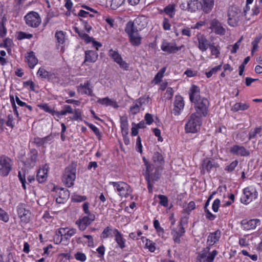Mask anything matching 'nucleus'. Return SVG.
Listing matches in <instances>:
<instances>
[{
	"instance_id": "3",
	"label": "nucleus",
	"mask_w": 262,
	"mask_h": 262,
	"mask_svg": "<svg viewBox=\"0 0 262 262\" xmlns=\"http://www.w3.org/2000/svg\"><path fill=\"white\" fill-rule=\"evenodd\" d=\"M163 167L161 166H155L153 164L148 165L145 172L146 180H156L159 179L162 173Z\"/></svg>"
},
{
	"instance_id": "21",
	"label": "nucleus",
	"mask_w": 262,
	"mask_h": 262,
	"mask_svg": "<svg viewBox=\"0 0 262 262\" xmlns=\"http://www.w3.org/2000/svg\"><path fill=\"white\" fill-rule=\"evenodd\" d=\"M228 24L231 27H236L238 25L239 20L238 13L233 10V8H230L228 12Z\"/></svg>"
},
{
	"instance_id": "47",
	"label": "nucleus",
	"mask_w": 262,
	"mask_h": 262,
	"mask_svg": "<svg viewBox=\"0 0 262 262\" xmlns=\"http://www.w3.org/2000/svg\"><path fill=\"white\" fill-rule=\"evenodd\" d=\"M125 0H111V8L112 10H116L124 4Z\"/></svg>"
},
{
	"instance_id": "53",
	"label": "nucleus",
	"mask_w": 262,
	"mask_h": 262,
	"mask_svg": "<svg viewBox=\"0 0 262 262\" xmlns=\"http://www.w3.org/2000/svg\"><path fill=\"white\" fill-rule=\"evenodd\" d=\"M33 35L32 34L26 33L24 32H19L17 36L18 40H22L25 38L31 39L32 38Z\"/></svg>"
},
{
	"instance_id": "41",
	"label": "nucleus",
	"mask_w": 262,
	"mask_h": 262,
	"mask_svg": "<svg viewBox=\"0 0 262 262\" xmlns=\"http://www.w3.org/2000/svg\"><path fill=\"white\" fill-rule=\"evenodd\" d=\"M73 110L69 105H64L62 109L59 111H57V117H59L60 116H64L68 114H73Z\"/></svg>"
},
{
	"instance_id": "45",
	"label": "nucleus",
	"mask_w": 262,
	"mask_h": 262,
	"mask_svg": "<svg viewBox=\"0 0 262 262\" xmlns=\"http://www.w3.org/2000/svg\"><path fill=\"white\" fill-rule=\"evenodd\" d=\"M249 108V105L246 103H236L232 107L231 110L233 112L239 111H245Z\"/></svg>"
},
{
	"instance_id": "8",
	"label": "nucleus",
	"mask_w": 262,
	"mask_h": 262,
	"mask_svg": "<svg viewBox=\"0 0 262 262\" xmlns=\"http://www.w3.org/2000/svg\"><path fill=\"white\" fill-rule=\"evenodd\" d=\"M0 166V175L7 176L12 169V161L7 156H1Z\"/></svg>"
},
{
	"instance_id": "27",
	"label": "nucleus",
	"mask_w": 262,
	"mask_h": 262,
	"mask_svg": "<svg viewBox=\"0 0 262 262\" xmlns=\"http://www.w3.org/2000/svg\"><path fill=\"white\" fill-rule=\"evenodd\" d=\"M91 81L88 80L85 82L83 84L81 83L77 87L78 91H82L81 93L86 94L89 96H93V90L92 88H90Z\"/></svg>"
},
{
	"instance_id": "9",
	"label": "nucleus",
	"mask_w": 262,
	"mask_h": 262,
	"mask_svg": "<svg viewBox=\"0 0 262 262\" xmlns=\"http://www.w3.org/2000/svg\"><path fill=\"white\" fill-rule=\"evenodd\" d=\"M243 193L244 195L241 200L242 203L245 204H249L257 197L256 191L254 189H250L249 187L245 188Z\"/></svg>"
},
{
	"instance_id": "52",
	"label": "nucleus",
	"mask_w": 262,
	"mask_h": 262,
	"mask_svg": "<svg viewBox=\"0 0 262 262\" xmlns=\"http://www.w3.org/2000/svg\"><path fill=\"white\" fill-rule=\"evenodd\" d=\"M222 65H219L211 69L209 72H206V76L207 78L211 77L213 74H215L218 71L221 70Z\"/></svg>"
},
{
	"instance_id": "38",
	"label": "nucleus",
	"mask_w": 262,
	"mask_h": 262,
	"mask_svg": "<svg viewBox=\"0 0 262 262\" xmlns=\"http://www.w3.org/2000/svg\"><path fill=\"white\" fill-rule=\"evenodd\" d=\"M164 12L168 15L171 18L174 17L176 12L175 5L173 4H169L165 7L163 10L160 12V14Z\"/></svg>"
},
{
	"instance_id": "15",
	"label": "nucleus",
	"mask_w": 262,
	"mask_h": 262,
	"mask_svg": "<svg viewBox=\"0 0 262 262\" xmlns=\"http://www.w3.org/2000/svg\"><path fill=\"white\" fill-rule=\"evenodd\" d=\"M110 184L116 188L120 195L123 196L127 194L129 186L123 181L111 182Z\"/></svg>"
},
{
	"instance_id": "4",
	"label": "nucleus",
	"mask_w": 262,
	"mask_h": 262,
	"mask_svg": "<svg viewBox=\"0 0 262 262\" xmlns=\"http://www.w3.org/2000/svg\"><path fill=\"white\" fill-rule=\"evenodd\" d=\"M17 211L21 224L26 225L30 221L31 213L25 204L20 203L17 206Z\"/></svg>"
},
{
	"instance_id": "36",
	"label": "nucleus",
	"mask_w": 262,
	"mask_h": 262,
	"mask_svg": "<svg viewBox=\"0 0 262 262\" xmlns=\"http://www.w3.org/2000/svg\"><path fill=\"white\" fill-rule=\"evenodd\" d=\"M59 233L61 237L68 239L76 233V229L72 228L66 231V228H61L59 230Z\"/></svg>"
},
{
	"instance_id": "37",
	"label": "nucleus",
	"mask_w": 262,
	"mask_h": 262,
	"mask_svg": "<svg viewBox=\"0 0 262 262\" xmlns=\"http://www.w3.org/2000/svg\"><path fill=\"white\" fill-rule=\"evenodd\" d=\"M221 235V232L219 230L211 233L208 237L207 242L210 245H213L219 239Z\"/></svg>"
},
{
	"instance_id": "59",
	"label": "nucleus",
	"mask_w": 262,
	"mask_h": 262,
	"mask_svg": "<svg viewBox=\"0 0 262 262\" xmlns=\"http://www.w3.org/2000/svg\"><path fill=\"white\" fill-rule=\"evenodd\" d=\"M10 101H11L12 106V108H13V110L15 115L16 116V117L18 120H20V118L19 116L18 112L17 110V106L15 104L13 96H10Z\"/></svg>"
},
{
	"instance_id": "14",
	"label": "nucleus",
	"mask_w": 262,
	"mask_h": 262,
	"mask_svg": "<svg viewBox=\"0 0 262 262\" xmlns=\"http://www.w3.org/2000/svg\"><path fill=\"white\" fill-rule=\"evenodd\" d=\"M53 191H55L58 193V196L56 198V201L59 204L63 203L64 201L68 199L70 195L69 191L62 187H54Z\"/></svg>"
},
{
	"instance_id": "22",
	"label": "nucleus",
	"mask_w": 262,
	"mask_h": 262,
	"mask_svg": "<svg viewBox=\"0 0 262 262\" xmlns=\"http://www.w3.org/2000/svg\"><path fill=\"white\" fill-rule=\"evenodd\" d=\"M210 28L217 35H223L226 33L225 29L216 19H213L211 21Z\"/></svg>"
},
{
	"instance_id": "35",
	"label": "nucleus",
	"mask_w": 262,
	"mask_h": 262,
	"mask_svg": "<svg viewBox=\"0 0 262 262\" xmlns=\"http://www.w3.org/2000/svg\"><path fill=\"white\" fill-rule=\"evenodd\" d=\"M152 161L157 166L163 167L164 163V158L162 154L159 152H155L152 156Z\"/></svg>"
},
{
	"instance_id": "5",
	"label": "nucleus",
	"mask_w": 262,
	"mask_h": 262,
	"mask_svg": "<svg viewBox=\"0 0 262 262\" xmlns=\"http://www.w3.org/2000/svg\"><path fill=\"white\" fill-rule=\"evenodd\" d=\"M217 254L216 250L209 252V248L207 247L199 253L196 262H213L214 257Z\"/></svg>"
},
{
	"instance_id": "63",
	"label": "nucleus",
	"mask_w": 262,
	"mask_h": 262,
	"mask_svg": "<svg viewBox=\"0 0 262 262\" xmlns=\"http://www.w3.org/2000/svg\"><path fill=\"white\" fill-rule=\"evenodd\" d=\"M0 219L5 222H7L9 219L7 213L3 209L0 210Z\"/></svg>"
},
{
	"instance_id": "33",
	"label": "nucleus",
	"mask_w": 262,
	"mask_h": 262,
	"mask_svg": "<svg viewBox=\"0 0 262 262\" xmlns=\"http://www.w3.org/2000/svg\"><path fill=\"white\" fill-rule=\"evenodd\" d=\"M202 9L206 13H209L212 9L214 5V0H202Z\"/></svg>"
},
{
	"instance_id": "51",
	"label": "nucleus",
	"mask_w": 262,
	"mask_h": 262,
	"mask_svg": "<svg viewBox=\"0 0 262 262\" xmlns=\"http://www.w3.org/2000/svg\"><path fill=\"white\" fill-rule=\"evenodd\" d=\"M74 114L73 116L71 117V119L73 120H82V117H81V111L78 109H75L73 111Z\"/></svg>"
},
{
	"instance_id": "39",
	"label": "nucleus",
	"mask_w": 262,
	"mask_h": 262,
	"mask_svg": "<svg viewBox=\"0 0 262 262\" xmlns=\"http://www.w3.org/2000/svg\"><path fill=\"white\" fill-rule=\"evenodd\" d=\"M130 43L134 46H139L141 43L142 37L139 33L128 36Z\"/></svg>"
},
{
	"instance_id": "34",
	"label": "nucleus",
	"mask_w": 262,
	"mask_h": 262,
	"mask_svg": "<svg viewBox=\"0 0 262 262\" xmlns=\"http://www.w3.org/2000/svg\"><path fill=\"white\" fill-rule=\"evenodd\" d=\"M120 127L122 134H128V123L126 116H121L120 118Z\"/></svg>"
},
{
	"instance_id": "29",
	"label": "nucleus",
	"mask_w": 262,
	"mask_h": 262,
	"mask_svg": "<svg viewBox=\"0 0 262 262\" xmlns=\"http://www.w3.org/2000/svg\"><path fill=\"white\" fill-rule=\"evenodd\" d=\"M98 55L96 51L93 50H88L85 52V62L94 63L98 59Z\"/></svg>"
},
{
	"instance_id": "31",
	"label": "nucleus",
	"mask_w": 262,
	"mask_h": 262,
	"mask_svg": "<svg viewBox=\"0 0 262 262\" xmlns=\"http://www.w3.org/2000/svg\"><path fill=\"white\" fill-rule=\"evenodd\" d=\"M260 221L258 219H252L248 221H243L241 223L244 229L249 230L255 229L257 224Z\"/></svg>"
},
{
	"instance_id": "62",
	"label": "nucleus",
	"mask_w": 262,
	"mask_h": 262,
	"mask_svg": "<svg viewBox=\"0 0 262 262\" xmlns=\"http://www.w3.org/2000/svg\"><path fill=\"white\" fill-rule=\"evenodd\" d=\"M140 107L136 103L133 106H130L129 109V113L134 115L139 112Z\"/></svg>"
},
{
	"instance_id": "54",
	"label": "nucleus",
	"mask_w": 262,
	"mask_h": 262,
	"mask_svg": "<svg viewBox=\"0 0 262 262\" xmlns=\"http://www.w3.org/2000/svg\"><path fill=\"white\" fill-rule=\"evenodd\" d=\"M158 198L160 199L159 204L164 207L168 206V198L164 195L160 194L158 195Z\"/></svg>"
},
{
	"instance_id": "6",
	"label": "nucleus",
	"mask_w": 262,
	"mask_h": 262,
	"mask_svg": "<svg viewBox=\"0 0 262 262\" xmlns=\"http://www.w3.org/2000/svg\"><path fill=\"white\" fill-rule=\"evenodd\" d=\"M26 24L32 28H37L40 24L41 19L37 12L32 11L28 13L25 17Z\"/></svg>"
},
{
	"instance_id": "16",
	"label": "nucleus",
	"mask_w": 262,
	"mask_h": 262,
	"mask_svg": "<svg viewBox=\"0 0 262 262\" xmlns=\"http://www.w3.org/2000/svg\"><path fill=\"white\" fill-rule=\"evenodd\" d=\"M185 232L184 228L183 227L182 222H179L176 228L172 229L171 234L173 236V241L177 243H180V237L183 236Z\"/></svg>"
},
{
	"instance_id": "17",
	"label": "nucleus",
	"mask_w": 262,
	"mask_h": 262,
	"mask_svg": "<svg viewBox=\"0 0 262 262\" xmlns=\"http://www.w3.org/2000/svg\"><path fill=\"white\" fill-rule=\"evenodd\" d=\"M197 40L198 41L197 47L202 52L206 51L211 44L206 37L202 34L197 35Z\"/></svg>"
},
{
	"instance_id": "56",
	"label": "nucleus",
	"mask_w": 262,
	"mask_h": 262,
	"mask_svg": "<svg viewBox=\"0 0 262 262\" xmlns=\"http://www.w3.org/2000/svg\"><path fill=\"white\" fill-rule=\"evenodd\" d=\"M112 229L108 226L106 227L103 231L101 237L103 238H106L112 234Z\"/></svg>"
},
{
	"instance_id": "11",
	"label": "nucleus",
	"mask_w": 262,
	"mask_h": 262,
	"mask_svg": "<svg viewBox=\"0 0 262 262\" xmlns=\"http://www.w3.org/2000/svg\"><path fill=\"white\" fill-rule=\"evenodd\" d=\"M184 105L183 98L180 95L176 96L173 103L174 107L171 111V113L175 116L180 115L184 109Z\"/></svg>"
},
{
	"instance_id": "7",
	"label": "nucleus",
	"mask_w": 262,
	"mask_h": 262,
	"mask_svg": "<svg viewBox=\"0 0 262 262\" xmlns=\"http://www.w3.org/2000/svg\"><path fill=\"white\" fill-rule=\"evenodd\" d=\"M38 158V151L36 149H30L26 159H22L21 161L27 168H33L36 164Z\"/></svg>"
},
{
	"instance_id": "26",
	"label": "nucleus",
	"mask_w": 262,
	"mask_h": 262,
	"mask_svg": "<svg viewBox=\"0 0 262 262\" xmlns=\"http://www.w3.org/2000/svg\"><path fill=\"white\" fill-rule=\"evenodd\" d=\"M54 137L51 134L44 138L36 137L34 139V143L37 146H44L46 144H50L53 142Z\"/></svg>"
},
{
	"instance_id": "20",
	"label": "nucleus",
	"mask_w": 262,
	"mask_h": 262,
	"mask_svg": "<svg viewBox=\"0 0 262 262\" xmlns=\"http://www.w3.org/2000/svg\"><path fill=\"white\" fill-rule=\"evenodd\" d=\"M182 46L177 47L176 43L172 44L166 41H163L161 46V50L168 54L176 53L180 50Z\"/></svg>"
},
{
	"instance_id": "44",
	"label": "nucleus",
	"mask_w": 262,
	"mask_h": 262,
	"mask_svg": "<svg viewBox=\"0 0 262 262\" xmlns=\"http://www.w3.org/2000/svg\"><path fill=\"white\" fill-rule=\"evenodd\" d=\"M238 164V161L237 160L233 161L230 163H227L225 164L224 170L227 172H231L235 169Z\"/></svg>"
},
{
	"instance_id": "61",
	"label": "nucleus",
	"mask_w": 262,
	"mask_h": 262,
	"mask_svg": "<svg viewBox=\"0 0 262 262\" xmlns=\"http://www.w3.org/2000/svg\"><path fill=\"white\" fill-rule=\"evenodd\" d=\"M7 34V29L4 26V21L3 19L0 22V37H3Z\"/></svg>"
},
{
	"instance_id": "64",
	"label": "nucleus",
	"mask_w": 262,
	"mask_h": 262,
	"mask_svg": "<svg viewBox=\"0 0 262 262\" xmlns=\"http://www.w3.org/2000/svg\"><path fill=\"white\" fill-rule=\"evenodd\" d=\"M75 258L79 261H84L86 259V256L85 255L81 252H77L75 254Z\"/></svg>"
},
{
	"instance_id": "24",
	"label": "nucleus",
	"mask_w": 262,
	"mask_h": 262,
	"mask_svg": "<svg viewBox=\"0 0 262 262\" xmlns=\"http://www.w3.org/2000/svg\"><path fill=\"white\" fill-rule=\"evenodd\" d=\"M187 11L194 13L202 9V3L199 0H187Z\"/></svg>"
},
{
	"instance_id": "40",
	"label": "nucleus",
	"mask_w": 262,
	"mask_h": 262,
	"mask_svg": "<svg viewBox=\"0 0 262 262\" xmlns=\"http://www.w3.org/2000/svg\"><path fill=\"white\" fill-rule=\"evenodd\" d=\"M49 169V166L45 164L43 166L42 168H40L37 173V179H46L47 178V174Z\"/></svg>"
},
{
	"instance_id": "23",
	"label": "nucleus",
	"mask_w": 262,
	"mask_h": 262,
	"mask_svg": "<svg viewBox=\"0 0 262 262\" xmlns=\"http://www.w3.org/2000/svg\"><path fill=\"white\" fill-rule=\"evenodd\" d=\"M218 164L215 162V160L211 158H206L204 159L202 164L203 171H209L213 168L218 167Z\"/></svg>"
},
{
	"instance_id": "10",
	"label": "nucleus",
	"mask_w": 262,
	"mask_h": 262,
	"mask_svg": "<svg viewBox=\"0 0 262 262\" xmlns=\"http://www.w3.org/2000/svg\"><path fill=\"white\" fill-rule=\"evenodd\" d=\"M140 21V18H137L133 21H129L126 24L125 31L128 36L139 33V31L141 30V29L139 28L138 25H139Z\"/></svg>"
},
{
	"instance_id": "49",
	"label": "nucleus",
	"mask_w": 262,
	"mask_h": 262,
	"mask_svg": "<svg viewBox=\"0 0 262 262\" xmlns=\"http://www.w3.org/2000/svg\"><path fill=\"white\" fill-rule=\"evenodd\" d=\"M79 36L83 39L87 43H90L93 39V38L90 37L88 34H86L83 31L81 30L78 32Z\"/></svg>"
},
{
	"instance_id": "13",
	"label": "nucleus",
	"mask_w": 262,
	"mask_h": 262,
	"mask_svg": "<svg viewBox=\"0 0 262 262\" xmlns=\"http://www.w3.org/2000/svg\"><path fill=\"white\" fill-rule=\"evenodd\" d=\"M95 219V214H87L82 219H79L76 222L80 230H84L86 227L89 225Z\"/></svg>"
},
{
	"instance_id": "28",
	"label": "nucleus",
	"mask_w": 262,
	"mask_h": 262,
	"mask_svg": "<svg viewBox=\"0 0 262 262\" xmlns=\"http://www.w3.org/2000/svg\"><path fill=\"white\" fill-rule=\"evenodd\" d=\"M97 103L106 106H111L116 108L119 107L117 102L115 100L110 99L107 97L103 98H98Z\"/></svg>"
},
{
	"instance_id": "18",
	"label": "nucleus",
	"mask_w": 262,
	"mask_h": 262,
	"mask_svg": "<svg viewBox=\"0 0 262 262\" xmlns=\"http://www.w3.org/2000/svg\"><path fill=\"white\" fill-rule=\"evenodd\" d=\"M230 152L236 156L247 157L250 155V151L243 146L234 145L230 148Z\"/></svg>"
},
{
	"instance_id": "32",
	"label": "nucleus",
	"mask_w": 262,
	"mask_h": 262,
	"mask_svg": "<svg viewBox=\"0 0 262 262\" xmlns=\"http://www.w3.org/2000/svg\"><path fill=\"white\" fill-rule=\"evenodd\" d=\"M26 58L28 63L29 67L31 69H33L37 63L38 60L36 58L34 52L32 51L28 53L27 55L26 56Z\"/></svg>"
},
{
	"instance_id": "43",
	"label": "nucleus",
	"mask_w": 262,
	"mask_h": 262,
	"mask_svg": "<svg viewBox=\"0 0 262 262\" xmlns=\"http://www.w3.org/2000/svg\"><path fill=\"white\" fill-rule=\"evenodd\" d=\"M261 130L262 128L261 126L256 127L253 130H251L248 134V140L250 141L252 139H255L257 135L260 137L261 136Z\"/></svg>"
},
{
	"instance_id": "50",
	"label": "nucleus",
	"mask_w": 262,
	"mask_h": 262,
	"mask_svg": "<svg viewBox=\"0 0 262 262\" xmlns=\"http://www.w3.org/2000/svg\"><path fill=\"white\" fill-rule=\"evenodd\" d=\"M40 108L44 110L45 112H48L53 116H57V111L52 109L47 104H43L39 105Z\"/></svg>"
},
{
	"instance_id": "55",
	"label": "nucleus",
	"mask_w": 262,
	"mask_h": 262,
	"mask_svg": "<svg viewBox=\"0 0 262 262\" xmlns=\"http://www.w3.org/2000/svg\"><path fill=\"white\" fill-rule=\"evenodd\" d=\"M7 126L13 128L14 127V118L12 114H9L7 117V120L6 122Z\"/></svg>"
},
{
	"instance_id": "46",
	"label": "nucleus",
	"mask_w": 262,
	"mask_h": 262,
	"mask_svg": "<svg viewBox=\"0 0 262 262\" xmlns=\"http://www.w3.org/2000/svg\"><path fill=\"white\" fill-rule=\"evenodd\" d=\"M55 37L59 44H63L65 41V34L62 31H57Z\"/></svg>"
},
{
	"instance_id": "57",
	"label": "nucleus",
	"mask_w": 262,
	"mask_h": 262,
	"mask_svg": "<svg viewBox=\"0 0 262 262\" xmlns=\"http://www.w3.org/2000/svg\"><path fill=\"white\" fill-rule=\"evenodd\" d=\"M28 173V170H27L25 168H21L20 170L18 171V177L19 178V180L23 181L26 180V176Z\"/></svg>"
},
{
	"instance_id": "19",
	"label": "nucleus",
	"mask_w": 262,
	"mask_h": 262,
	"mask_svg": "<svg viewBox=\"0 0 262 262\" xmlns=\"http://www.w3.org/2000/svg\"><path fill=\"white\" fill-rule=\"evenodd\" d=\"M189 96L190 101L194 103L199 100L204 98L200 96V88L195 85H192L189 92Z\"/></svg>"
},
{
	"instance_id": "42",
	"label": "nucleus",
	"mask_w": 262,
	"mask_h": 262,
	"mask_svg": "<svg viewBox=\"0 0 262 262\" xmlns=\"http://www.w3.org/2000/svg\"><path fill=\"white\" fill-rule=\"evenodd\" d=\"M109 56L112 58L117 63L121 61L122 58L118 51L110 49L108 52Z\"/></svg>"
},
{
	"instance_id": "48",
	"label": "nucleus",
	"mask_w": 262,
	"mask_h": 262,
	"mask_svg": "<svg viewBox=\"0 0 262 262\" xmlns=\"http://www.w3.org/2000/svg\"><path fill=\"white\" fill-rule=\"evenodd\" d=\"M87 125L91 128L95 135L97 137L98 139L100 140L101 139V134L99 131V129L92 123H87Z\"/></svg>"
},
{
	"instance_id": "2",
	"label": "nucleus",
	"mask_w": 262,
	"mask_h": 262,
	"mask_svg": "<svg viewBox=\"0 0 262 262\" xmlns=\"http://www.w3.org/2000/svg\"><path fill=\"white\" fill-rule=\"evenodd\" d=\"M209 102L206 98H202L194 103V107L195 110L194 113L201 117H206L209 112Z\"/></svg>"
},
{
	"instance_id": "30",
	"label": "nucleus",
	"mask_w": 262,
	"mask_h": 262,
	"mask_svg": "<svg viewBox=\"0 0 262 262\" xmlns=\"http://www.w3.org/2000/svg\"><path fill=\"white\" fill-rule=\"evenodd\" d=\"M113 233L115 235V241L118 244V246L121 249H123L125 247V240L123 238L122 235L118 230L116 229L113 231Z\"/></svg>"
},
{
	"instance_id": "60",
	"label": "nucleus",
	"mask_w": 262,
	"mask_h": 262,
	"mask_svg": "<svg viewBox=\"0 0 262 262\" xmlns=\"http://www.w3.org/2000/svg\"><path fill=\"white\" fill-rule=\"evenodd\" d=\"M58 16L57 12H54L52 10H50L47 13V17L46 18V24L48 23L49 20L54 17Z\"/></svg>"
},
{
	"instance_id": "58",
	"label": "nucleus",
	"mask_w": 262,
	"mask_h": 262,
	"mask_svg": "<svg viewBox=\"0 0 262 262\" xmlns=\"http://www.w3.org/2000/svg\"><path fill=\"white\" fill-rule=\"evenodd\" d=\"M211 50V53L212 55H215L216 57H217L220 54V52L217 49V47L214 46L213 44H211L209 48Z\"/></svg>"
},
{
	"instance_id": "1",
	"label": "nucleus",
	"mask_w": 262,
	"mask_h": 262,
	"mask_svg": "<svg viewBox=\"0 0 262 262\" xmlns=\"http://www.w3.org/2000/svg\"><path fill=\"white\" fill-rule=\"evenodd\" d=\"M202 117L196 115V113L191 114L187 119L185 125V131L186 133H196L200 129L202 124Z\"/></svg>"
},
{
	"instance_id": "25",
	"label": "nucleus",
	"mask_w": 262,
	"mask_h": 262,
	"mask_svg": "<svg viewBox=\"0 0 262 262\" xmlns=\"http://www.w3.org/2000/svg\"><path fill=\"white\" fill-rule=\"evenodd\" d=\"M37 75L42 79H47L49 81L53 82L56 79V76L55 74L52 73L46 70L44 68H40L37 72Z\"/></svg>"
},
{
	"instance_id": "12",
	"label": "nucleus",
	"mask_w": 262,
	"mask_h": 262,
	"mask_svg": "<svg viewBox=\"0 0 262 262\" xmlns=\"http://www.w3.org/2000/svg\"><path fill=\"white\" fill-rule=\"evenodd\" d=\"M76 172V164L73 162L65 169L62 176L63 179L64 180H75Z\"/></svg>"
}]
</instances>
